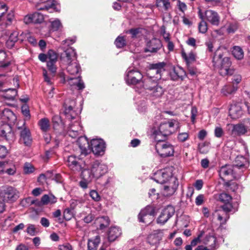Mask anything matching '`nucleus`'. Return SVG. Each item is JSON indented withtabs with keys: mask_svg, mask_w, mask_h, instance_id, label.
Here are the masks:
<instances>
[{
	"mask_svg": "<svg viewBox=\"0 0 250 250\" xmlns=\"http://www.w3.org/2000/svg\"><path fill=\"white\" fill-rule=\"evenodd\" d=\"M107 170L106 165L99 160L94 161L89 166L82 170L81 174L82 180L79 182V186L83 189L88 188L92 181L104 175Z\"/></svg>",
	"mask_w": 250,
	"mask_h": 250,
	"instance_id": "f257e3e1",
	"label": "nucleus"
},
{
	"mask_svg": "<svg viewBox=\"0 0 250 250\" xmlns=\"http://www.w3.org/2000/svg\"><path fill=\"white\" fill-rule=\"evenodd\" d=\"M227 54V49L219 46L214 52L212 57L213 65L219 69V73L222 76L232 75L233 73V70L230 68L231 62L230 58L226 56Z\"/></svg>",
	"mask_w": 250,
	"mask_h": 250,
	"instance_id": "f03ea898",
	"label": "nucleus"
},
{
	"mask_svg": "<svg viewBox=\"0 0 250 250\" xmlns=\"http://www.w3.org/2000/svg\"><path fill=\"white\" fill-rule=\"evenodd\" d=\"M216 198L224 203V205L221 208L212 213V216L213 219L219 221L221 225L224 224L229 218L228 213L233 211V207L230 203L232 198L228 193L224 192L216 195Z\"/></svg>",
	"mask_w": 250,
	"mask_h": 250,
	"instance_id": "7ed1b4c3",
	"label": "nucleus"
},
{
	"mask_svg": "<svg viewBox=\"0 0 250 250\" xmlns=\"http://www.w3.org/2000/svg\"><path fill=\"white\" fill-rule=\"evenodd\" d=\"M139 89L147 90L150 92V94L155 97L161 96L163 93L162 88L158 85L157 81L150 77H143Z\"/></svg>",
	"mask_w": 250,
	"mask_h": 250,
	"instance_id": "20e7f679",
	"label": "nucleus"
},
{
	"mask_svg": "<svg viewBox=\"0 0 250 250\" xmlns=\"http://www.w3.org/2000/svg\"><path fill=\"white\" fill-rule=\"evenodd\" d=\"M171 126V122L162 123L158 129L153 130L152 134V138L156 142L164 141L166 137L171 134L170 128Z\"/></svg>",
	"mask_w": 250,
	"mask_h": 250,
	"instance_id": "39448f33",
	"label": "nucleus"
},
{
	"mask_svg": "<svg viewBox=\"0 0 250 250\" xmlns=\"http://www.w3.org/2000/svg\"><path fill=\"white\" fill-rule=\"evenodd\" d=\"M143 78V76L140 71L130 68L126 70L125 77V81L128 85L135 86L137 89H139L141 85Z\"/></svg>",
	"mask_w": 250,
	"mask_h": 250,
	"instance_id": "423d86ee",
	"label": "nucleus"
},
{
	"mask_svg": "<svg viewBox=\"0 0 250 250\" xmlns=\"http://www.w3.org/2000/svg\"><path fill=\"white\" fill-rule=\"evenodd\" d=\"M76 102L73 100L66 99L63 105V113L68 120H72L78 116L79 110L75 107Z\"/></svg>",
	"mask_w": 250,
	"mask_h": 250,
	"instance_id": "0eeeda50",
	"label": "nucleus"
},
{
	"mask_svg": "<svg viewBox=\"0 0 250 250\" xmlns=\"http://www.w3.org/2000/svg\"><path fill=\"white\" fill-rule=\"evenodd\" d=\"M155 215L154 208L151 206H147L141 211L138 215V219L140 222L149 224L154 220Z\"/></svg>",
	"mask_w": 250,
	"mask_h": 250,
	"instance_id": "6e6552de",
	"label": "nucleus"
},
{
	"mask_svg": "<svg viewBox=\"0 0 250 250\" xmlns=\"http://www.w3.org/2000/svg\"><path fill=\"white\" fill-rule=\"evenodd\" d=\"M0 196L3 199V201L6 202H14L19 197V192L16 189L8 187L1 190Z\"/></svg>",
	"mask_w": 250,
	"mask_h": 250,
	"instance_id": "1a4fd4ad",
	"label": "nucleus"
},
{
	"mask_svg": "<svg viewBox=\"0 0 250 250\" xmlns=\"http://www.w3.org/2000/svg\"><path fill=\"white\" fill-rule=\"evenodd\" d=\"M172 176V170L170 168L157 171L152 177L157 183L164 184L166 183Z\"/></svg>",
	"mask_w": 250,
	"mask_h": 250,
	"instance_id": "9d476101",
	"label": "nucleus"
},
{
	"mask_svg": "<svg viewBox=\"0 0 250 250\" xmlns=\"http://www.w3.org/2000/svg\"><path fill=\"white\" fill-rule=\"evenodd\" d=\"M105 149V144L102 139H93L91 141L90 151L96 155H104Z\"/></svg>",
	"mask_w": 250,
	"mask_h": 250,
	"instance_id": "9b49d317",
	"label": "nucleus"
},
{
	"mask_svg": "<svg viewBox=\"0 0 250 250\" xmlns=\"http://www.w3.org/2000/svg\"><path fill=\"white\" fill-rule=\"evenodd\" d=\"M155 145V149L157 152L162 157H166L170 156V152L172 150V146L163 142H157Z\"/></svg>",
	"mask_w": 250,
	"mask_h": 250,
	"instance_id": "f8f14e48",
	"label": "nucleus"
},
{
	"mask_svg": "<svg viewBox=\"0 0 250 250\" xmlns=\"http://www.w3.org/2000/svg\"><path fill=\"white\" fill-rule=\"evenodd\" d=\"M67 166L74 172L82 171V161L74 155L69 156L67 158Z\"/></svg>",
	"mask_w": 250,
	"mask_h": 250,
	"instance_id": "ddd939ff",
	"label": "nucleus"
},
{
	"mask_svg": "<svg viewBox=\"0 0 250 250\" xmlns=\"http://www.w3.org/2000/svg\"><path fill=\"white\" fill-rule=\"evenodd\" d=\"M61 60L64 64L77 61V55L75 49L72 47L67 48L61 54Z\"/></svg>",
	"mask_w": 250,
	"mask_h": 250,
	"instance_id": "4468645a",
	"label": "nucleus"
},
{
	"mask_svg": "<svg viewBox=\"0 0 250 250\" xmlns=\"http://www.w3.org/2000/svg\"><path fill=\"white\" fill-rule=\"evenodd\" d=\"M58 54L53 50H49L48 51L47 66L53 74H55L57 70L56 63L58 60Z\"/></svg>",
	"mask_w": 250,
	"mask_h": 250,
	"instance_id": "2eb2a0df",
	"label": "nucleus"
},
{
	"mask_svg": "<svg viewBox=\"0 0 250 250\" xmlns=\"http://www.w3.org/2000/svg\"><path fill=\"white\" fill-rule=\"evenodd\" d=\"M204 14V20L207 21L213 25L218 26L220 23V17L215 11L207 10Z\"/></svg>",
	"mask_w": 250,
	"mask_h": 250,
	"instance_id": "dca6fc26",
	"label": "nucleus"
},
{
	"mask_svg": "<svg viewBox=\"0 0 250 250\" xmlns=\"http://www.w3.org/2000/svg\"><path fill=\"white\" fill-rule=\"evenodd\" d=\"M163 237V232L162 231L155 230L148 235L146 241L149 245L156 246L162 240Z\"/></svg>",
	"mask_w": 250,
	"mask_h": 250,
	"instance_id": "f3484780",
	"label": "nucleus"
},
{
	"mask_svg": "<svg viewBox=\"0 0 250 250\" xmlns=\"http://www.w3.org/2000/svg\"><path fill=\"white\" fill-rule=\"evenodd\" d=\"M164 63L153 64L148 72V75L152 78H155L156 81L161 78V72L164 70Z\"/></svg>",
	"mask_w": 250,
	"mask_h": 250,
	"instance_id": "a211bd4d",
	"label": "nucleus"
},
{
	"mask_svg": "<svg viewBox=\"0 0 250 250\" xmlns=\"http://www.w3.org/2000/svg\"><path fill=\"white\" fill-rule=\"evenodd\" d=\"M37 8L40 10H46L52 13L59 11L60 6L54 0H48L42 3V6H38Z\"/></svg>",
	"mask_w": 250,
	"mask_h": 250,
	"instance_id": "6ab92c4d",
	"label": "nucleus"
},
{
	"mask_svg": "<svg viewBox=\"0 0 250 250\" xmlns=\"http://www.w3.org/2000/svg\"><path fill=\"white\" fill-rule=\"evenodd\" d=\"M242 104L233 103L229 109V115L233 119H236L241 117L243 113Z\"/></svg>",
	"mask_w": 250,
	"mask_h": 250,
	"instance_id": "aec40b11",
	"label": "nucleus"
},
{
	"mask_svg": "<svg viewBox=\"0 0 250 250\" xmlns=\"http://www.w3.org/2000/svg\"><path fill=\"white\" fill-rule=\"evenodd\" d=\"M0 135L4 137L5 139L10 142H13L15 139L14 133L12 131L11 126L8 124H4L0 127Z\"/></svg>",
	"mask_w": 250,
	"mask_h": 250,
	"instance_id": "412c9836",
	"label": "nucleus"
},
{
	"mask_svg": "<svg viewBox=\"0 0 250 250\" xmlns=\"http://www.w3.org/2000/svg\"><path fill=\"white\" fill-rule=\"evenodd\" d=\"M67 134L72 138H76L79 135H82V127L79 123L76 122L74 124L70 125L67 131Z\"/></svg>",
	"mask_w": 250,
	"mask_h": 250,
	"instance_id": "4be33fe9",
	"label": "nucleus"
},
{
	"mask_svg": "<svg viewBox=\"0 0 250 250\" xmlns=\"http://www.w3.org/2000/svg\"><path fill=\"white\" fill-rule=\"evenodd\" d=\"M77 144L81 149L82 154L86 155L90 152V145L86 137L82 136L79 137Z\"/></svg>",
	"mask_w": 250,
	"mask_h": 250,
	"instance_id": "5701e85b",
	"label": "nucleus"
},
{
	"mask_svg": "<svg viewBox=\"0 0 250 250\" xmlns=\"http://www.w3.org/2000/svg\"><path fill=\"white\" fill-rule=\"evenodd\" d=\"M162 46V43L160 40L153 38L147 42L146 47L145 48V51L146 52H156L158 50L160 49Z\"/></svg>",
	"mask_w": 250,
	"mask_h": 250,
	"instance_id": "b1692460",
	"label": "nucleus"
},
{
	"mask_svg": "<svg viewBox=\"0 0 250 250\" xmlns=\"http://www.w3.org/2000/svg\"><path fill=\"white\" fill-rule=\"evenodd\" d=\"M235 168L232 166L226 165L221 167L219 171V175L221 179L225 180L227 176H232L234 178H236L234 171Z\"/></svg>",
	"mask_w": 250,
	"mask_h": 250,
	"instance_id": "393cba45",
	"label": "nucleus"
},
{
	"mask_svg": "<svg viewBox=\"0 0 250 250\" xmlns=\"http://www.w3.org/2000/svg\"><path fill=\"white\" fill-rule=\"evenodd\" d=\"M20 141L26 146H29L31 144L32 138L30 130L26 127H23L20 132Z\"/></svg>",
	"mask_w": 250,
	"mask_h": 250,
	"instance_id": "a878e982",
	"label": "nucleus"
},
{
	"mask_svg": "<svg viewBox=\"0 0 250 250\" xmlns=\"http://www.w3.org/2000/svg\"><path fill=\"white\" fill-rule=\"evenodd\" d=\"M65 64L67 65V71L70 75H75L81 71V67L77 60Z\"/></svg>",
	"mask_w": 250,
	"mask_h": 250,
	"instance_id": "bb28decb",
	"label": "nucleus"
},
{
	"mask_svg": "<svg viewBox=\"0 0 250 250\" xmlns=\"http://www.w3.org/2000/svg\"><path fill=\"white\" fill-rule=\"evenodd\" d=\"M121 230L117 227H111L107 233L108 239L109 242L115 241L121 234Z\"/></svg>",
	"mask_w": 250,
	"mask_h": 250,
	"instance_id": "cd10ccee",
	"label": "nucleus"
},
{
	"mask_svg": "<svg viewBox=\"0 0 250 250\" xmlns=\"http://www.w3.org/2000/svg\"><path fill=\"white\" fill-rule=\"evenodd\" d=\"M110 223V220L107 216H101L97 218L95 221V224L97 228L101 230L104 229L108 227Z\"/></svg>",
	"mask_w": 250,
	"mask_h": 250,
	"instance_id": "c85d7f7f",
	"label": "nucleus"
},
{
	"mask_svg": "<svg viewBox=\"0 0 250 250\" xmlns=\"http://www.w3.org/2000/svg\"><path fill=\"white\" fill-rule=\"evenodd\" d=\"M198 15L201 21L198 24V29L199 32L204 34L208 30V25L206 21L204 20V14L200 8H198Z\"/></svg>",
	"mask_w": 250,
	"mask_h": 250,
	"instance_id": "c756f323",
	"label": "nucleus"
},
{
	"mask_svg": "<svg viewBox=\"0 0 250 250\" xmlns=\"http://www.w3.org/2000/svg\"><path fill=\"white\" fill-rule=\"evenodd\" d=\"M182 56L186 62L187 65H191L196 61V54L192 51L186 53L182 51Z\"/></svg>",
	"mask_w": 250,
	"mask_h": 250,
	"instance_id": "7c9ffc66",
	"label": "nucleus"
},
{
	"mask_svg": "<svg viewBox=\"0 0 250 250\" xmlns=\"http://www.w3.org/2000/svg\"><path fill=\"white\" fill-rule=\"evenodd\" d=\"M170 206H168L167 208H165L161 212L157 219V222L158 224H165L170 217V212L168 210V208Z\"/></svg>",
	"mask_w": 250,
	"mask_h": 250,
	"instance_id": "2f4dec72",
	"label": "nucleus"
},
{
	"mask_svg": "<svg viewBox=\"0 0 250 250\" xmlns=\"http://www.w3.org/2000/svg\"><path fill=\"white\" fill-rule=\"evenodd\" d=\"M69 84L71 86H76L79 90H83L85 87L84 83L82 80L81 77L70 78L69 80Z\"/></svg>",
	"mask_w": 250,
	"mask_h": 250,
	"instance_id": "473e14b6",
	"label": "nucleus"
},
{
	"mask_svg": "<svg viewBox=\"0 0 250 250\" xmlns=\"http://www.w3.org/2000/svg\"><path fill=\"white\" fill-rule=\"evenodd\" d=\"M216 239L213 235L207 236L203 241V243L208 246L211 250H214L216 249Z\"/></svg>",
	"mask_w": 250,
	"mask_h": 250,
	"instance_id": "72a5a7b5",
	"label": "nucleus"
},
{
	"mask_svg": "<svg viewBox=\"0 0 250 250\" xmlns=\"http://www.w3.org/2000/svg\"><path fill=\"white\" fill-rule=\"evenodd\" d=\"M101 241L100 237L99 235L88 240V249L89 250H96Z\"/></svg>",
	"mask_w": 250,
	"mask_h": 250,
	"instance_id": "f704fd0d",
	"label": "nucleus"
},
{
	"mask_svg": "<svg viewBox=\"0 0 250 250\" xmlns=\"http://www.w3.org/2000/svg\"><path fill=\"white\" fill-rule=\"evenodd\" d=\"M238 89L236 85L229 84L225 85L222 89L221 92L225 96H228L234 93Z\"/></svg>",
	"mask_w": 250,
	"mask_h": 250,
	"instance_id": "c9c22d12",
	"label": "nucleus"
},
{
	"mask_svg": "<svg viewBox=\"0 0 250 250\" xmlns=\"http://www.w3.org/2000/svg\"><path fill=\"white\" fill-rule=\"evenodd\" d=\"M233 128L232 129L231 134L234 136L241 135L245 133L246 129L245 126L242 124H237L232 125Z\"/></svg>",
	"mask_w": 250,
	"mask_h": 250,
	"instance_id": "e433bc0d",
	"label": "nucleus"
},
{
	"mask_svg": "<svg viewBox=\"0 0 250 250\" xmlns=\"http://www.w3.org/2000/svg\"><path fill=\"white\" fill-rule=\"evenodd\" d=\"M156 5L163 11H167L171 7L169 0H157Z\"/></svg>",
	"mask_w": 250,
	"mask_h": 250,
	"instance_id": "4c0bfd02",
	"label": "nucleus"
},
{
	"mask_svg": "<svg viewBox=\"0 0 250 250\" xmlns=\"http://www.w3.org/2000/svg\"><path fill=\"white\" fill-rule=\"evenodd\" d=\"M38 125L41 129L43 132H46L50 127L49 120L46 118L41 119L39 121Z\"/></svg>",
	"mask_w": 250,
	"mask_h": 250,
	"instance_id": "58836bf2",
	"label": "nucleus"
},
{
	"mask_svg": "<svg viewBox=\"0 0 250 250\" xmlns=\"http://www.w3.org/2000/svg\"><path fill=\"white\" fill-rule=\"evenodd\" d=\"M17 94V91L15 89H8L5 90V93L2 96L5 99L8 100H14Z\"/></svg>",
	"mask_w": 250,
	"mask_h": 250,
	"instance_id": "ea45409f",
	"label": "nucleus"
},
{
	"mask_svg": "<svg viewBox=\"0 0 250 250\" xmlns=\"http://www.w3.org/2000/svg\"><path fill=\"white\" fill-rule=\"evenodd\" d=\"M233 56L238 60L243 58L244 52L242 49L239 46H234L232 51Z\"/></svg>",
	"mask_w": 250,
	"mask_h": 250,
	"instance_id": "a19ab883",
	"label": "nucleus"
},
{
	"mask_svg": "<svg viewBox=\"0 0 250 250\" xmlns=\"http://www.w3.org/2000/svg\"><path fill=\"white\" fill-rule=\"evenodd\" d=\"M247 163L246 159L243 156H237L236 158L235 164L233 167L236 168H240L245 166V163Z\"/></svg>",
	"mask_w": 250,
	"mask_h": 250,
	"instance_id": "79ce46f5",
	"label": "nucleus"
},
{
	"mask_svg": "<svg viewBox=\"0 0 250 250\" xmlns=\"http://www.w3.org/2000/svg\"><path fill=\"white\" fill-rule=\"evenodd\" d=\"M51 23V30L53 31H57L62 27V24L61 21L58 19H56L53 21L50 20Z\"/></svg>",
	"mask_w": 250,
	"mask_h": 250,
	"instance_id": "37998d69",
	"label": "nucleus"
},
{
	"mask_svg": "<svg viewBox=\"0 0 250 250\" xmlns=\"http://www.w3.org/2000/svg\"><path fill=\"white\" fill-rule=\"evenodd\" d=\"M198 150L201 154H206L209 151V143L204 142L198 144Z\"/></svg>",
	"mask_w": 250,
	"mask_h": 250,
	"instance_id": "c03bdc74",
	"label": "nucleus"
},
{
	"mask_svg": "<svg viewBox=\"0 0 250 250\" xmlns=\"http://www.w3.org/2000/svg\"><path fill=\"white\" fill-rule=\"evenodd\" d=\"M6 54L3 51H0V67H5L9 65V61H6Z\"/></svg>",
	"mask_w": 250,
	"mask_h": 250,
	"instance_id": "a18cd8bd",
	"label": "nucleus"
},
{
	"mask_svg": "<svg viewBox=\"0 0 250 250\" xmlns=\"http://www.w3.org/2000/svg\"><path fill=\"white\" fill-rule=\"evenodd\" d=\"M114 43L118 48H122L126 45V41L124 36H118Z\"/></svg>",
	"mask_w": 250,
	"mask_h": 250,
	"instance_id": "49530a36",
	"label": "nucleus"
},
{
	"mask_svg": "<svg viewBox=\"0 0 250 250\" xmlns=\"http://www.w3.org/2000/svg\"><path fill=\"white\" fill-rule=\"evenodd\" d=\"M33 23H41L44 20L43 14L39 12H35L33 14Z\"/></svg>",
	"mask_w": 250,
	"mask_h": 250,
	"instance_id": "de8ad7c7",
	"label": "nucleus"
},
{
	"mask_svg": "<svg viewBox=\"0 0 250 250\" xmlns=\"http://www.w3.org/2000/svg\"><path fill=\"white\" fill-rule=\"evenodd\" d=\"M8 9L7 5L3 2H0V22L2 21L4 15L7 12Z\"/></svg>",
	"mask_w": 250,
	"mask_h": 250,
	"instance_id": "09e8293b",
	"label": "nucleus"
},
{
	"mask_svg": "<svg viewBox=\"0 0 250 250\" xmlns=\"http://www.w3.org/2000/svg\"><path fill=\"white\" fill-rule=\"evenodd\" d=\"M89 196L95 202L101 200V197L99 193L96 190H91L89 192Z\"/></svg>",
	"mask_w": 250,
	"mask_h": 250,
	"instance_id": "8fccbe9b",
	"label": "nucleus"
},
{
	"mask_svg": "<svg viewBox=\"0 0 250 250\" xmlns=\"http://www.w3.org/2000/svg\"><path fill=\"white\" fill-rule=\"evenodd\" d=\"M238 25L236 22H231L229 23L227 28V31L229 33H233L238 29Z\"/></svg>",
	"mask_w": 250,
	"mask_h": 250,
	"instance_id": "3c124183",
	"label": "nucleus"
},
{
	"mask_svg": "<svg viewBox=\"0 0 250 250\" xmlns=\"http://www.w3.org/2000/svg\"><path fill=\"white\" fill-rule=\"evenodd\" d=\"M189 137V134L187 132L179 133L177 136V139L179 142H184L187 141Z\"/></svg>",
	"mask_w": 250,
	"mask_h": 250,
	"instance_id": "603ef678",
	"label": "nucleus"
},
{
	"mask_svg": "<svg viewBox=\"0 0 250 250\" xmlns=\"http://www.w3.org/2000/svg\"><path fill=\"white\" fill-rule=\"evenodd\" d=\"M26 232L31 236H34L36 233L35 226L32 224H29L27 229Z\"/></svg>",
	"mask_w": 250,
	"mask_h": 250,
	"instance_id": "864d4df0",
	"label": "nucleus"
},
{
	"mask_svg": "<svg viewBox=\"0 0 250 250\" xmlns=\"http://www.w3.org/2000/svg\"><path fill=\"white\" fill-rule=\"evenodd\" d=\"M24 172L25 174H29L34 171L33 167L29 163H25L23 167Z\"/></svg>",
	"mask_w": 250,
	"mask_h": 250,
	"instance_id": "5fc2aeb1",
	"label": "nucleus"
},
{
	"mask_svg": "<svg viewBox=\"0 0 250 250\" xmlns=\"http://www.w3.org/2000/svg\"><path fill=\"white\" fill-rule=\"evenodd\" d=\"M185 218V216L180 217L178 218L176 221V225L180 226L181 228H185L188 226V222L182 223V220H184Z\"/></svg>",
	"mask_w": 250,
	"mask_h": 250,
	"instance_id": "6e6d98bb",
	"label": "nucleus"
},
{
	"mask_svg": "<svg viewBox=\"0 0 250 250\" xmlns=\"http://www.w3.org/2000/svg\"><path fill=\"white\" fill-rule=\"evenodd\" d=\"M242 80L241 75L239 74L234 75L232 78V85H236L240 83Z\"/></svg>",
	"mask_w": 250,
	"mask_h": 250,
	"instance_id": "4d7b16f0",
	"label": "nucleus"
},
{
	"mask_svg": "<svg viewBox=\"0 0 250 250\" xmlns=\"http://www.w3.org/2000/svg\"><path fill=\"white\" fill-rule=\"evenodd\" d=\"M224 131L220 126H216L214 129V135L217 138H221L224 135Z\"/></svg>",
	"mask_w": 250,
	"mask_h": 250,
	"instance_id": "13d9d810",
	"label": "nucleus"
},
{
	"mask_svg": "<svg viewBox=\"0 0 250 250\" xmlns=\"http://www.w3.org/2000/svg\"><path fill=\"white\" fill-rule=\"evenodd\" d=\"M187 67L188 73L191 76H196L198 71L195 67L192 66L191 65H187Z\"/></svg>",
	"mask_w": 250,
	"mask_h": 250,
	"instance_id": "bf43d9fd",
	"label": "nucleus"
},
{
	"mask_svg": "<svg viewBox=\"0 0 250 250\" xmlns=\"http://www.w3.org/2000/svg\"><path fill=\"white\" fill-rule=\"evenodd\" d=\"M14 19V14L13 11H10L6 16V25H10Z\"/></svg>",
	"mask_w": 250,
	"mask_h": 250,
	"instance_id": "052dcab7",
	"label": "nucleus"
},
{
	"mask_svg": "<svg viewBox=\"0 0 250 250\" xmlns=\"http://www.w3.org/2000/svg\"><path fill=\"white\" fill-rule=\"evenodd\" d=\"M205 200V196L203 194H199L195 199V204L197 206L202 205Z\"/></svg>",
	"mask_w": 250,
	"mask_h": 250,
	"instance_id": "680f3d73",
	"label": "nucleus"
},
{
	"mask_svg": "<svg viewBox=\"0 0 250 250\" xmlns=\"http://www.w3.org/2000/svg\"><path fill=\"white\" fill-rule=\"evenodd\" d=\"M63 217L66 220H70L72 217V211L69 208L65 209L63 212Z\"/></svg>",
	"mask_w": 250,
	"mask_h": 250,
	"instance_id": "e2e57ef3",
	"label": "nucleus"
},
{
	"mask_svg": "<svg viewBox=\"0 0 250 250\" xmlns=\"http://www.w3.org/2000/svg\"><path fill=\"white\" fill-rule=\"evenodd\" d=\"M177 6L179 10L184 12L187 9V5L186 4L183 2H181L180 0L177 1Z\"/></svg>",
	"mask_w": 250,
	"mask_h": 250,
	"instance_id": "0e129e2a",
	"label": "nucleus"
},
{
	"mask_svg": "<svg viewBox=\"0 0 250 250\" xmlns=\"http://www.w3.org/2000/svg\"><path fill=\"white\" fill-rule=\"evenodd\" d=\"M16 171V168L15 166H13L11 167L6 168L5 169V171L7 174L9 175H14Z\"/></svg>",
	"mask_w": 250,
	"mask_h": 250,
	"instance_id": "69168bd1",
	"label": "nucleus"
},
{
	"mask_svg": "<svg viewBox=\"0 0 250 250\" xmlns=\"http://www.w3.org/2000/svg\"><path fill=\"white\" fill-rule=\"evenodd\" d=\"M18 39V33L17 31L13 32L10 35L9 39L13 42H16Z\"/></svg>",
	"mask_w": 250,
	"mask_h": 250,
	"instance_id": "338daca9",
	"label": "nucleus"
},
{
	"mask_svg": "<svg viewBox=\"0 0 250 250\" xmlns=\"http://www.w3.org/2000/svg\"><path fill=\"white\" fill-rule=\"evenodd\" d=\"M59 250H72V246L68 243L60 245L59 246Z\"/></svg>",
	"mask_w": 250,
	"mask_h": 250,
	"instance_id": "774afa93",
	"label": "nucleus"
}]
</instances>
